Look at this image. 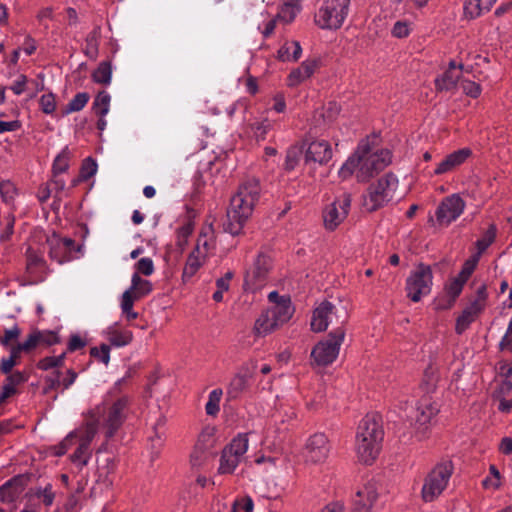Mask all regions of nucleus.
<instances>
[{
	"instance_id": "obj_1",
	"label": "nucleus",
	"mask_w": 512,
	"mask_h": 512,
	"mask_svg": "<svg viewBox=\"0 0 512 512\" xmlns=\"http://www.w3.org/2000/svg\"><path fill=\"white\" fill-rule=\"evenodd\" d=\"M261 194L260 183L257 179L243 182L231 198L227 210L226 221L223 223L225 232L237 236L242 232L245 222L252 215Z\"/></svg>"
},
{
	"instance_id": "obj_2",
	"label": "nucleus",
	"mask_w": 512,
	"mask_h": 512,
	"mask_svg": "<svg viewBox=\"0 0 512 512\" xmlns=\"http://www.w3.org/2000/svg\"><path fill=\"white\" fill-rule=\"evenodd\" d=\"M390 163V151L381 150L372 153L368 141L363 140L358 145L356 152L342 165L339 176L342 179H347L356 172L358 181L365 182Z\"/></svg>"
},
{
	"instance_id": "obj_3",
	"label": "nucleus",
	"mask_w": 512,
	"mask_h": 512,
	"mask_svg": "<svg viewBox=\"0 0 512 512\" xmlns=\"http://www.w3.org/2000/svg\"><path fill=\"white\" fill-rule=\"evenodd\" d=\"M124 379L117 381L103 402L91 411V418L99 424L106 440L113 438L130 412V398L127 395L113 397Z\"/></svg>"
},
{
	"instance_id": "obj_4",
	"label": "nucleus",
	"mask_w": 512,
	"mask_h": 512,
	"mask_svg": "<svg viewBox=\"0 0 512 512\" xmlns=\"http://www.w3.org/2000/svg\"><path fill=\"white\" fill-rule=\"evenodd\" d=\"M384 431L374 415H366L359 423L355 437V452L361 463L370 465L378 457Z\"/></svg>"
},
{
	"instance_id": "obj_5",
	"label": "nucleus",
	"mask_w": 512,
	"mask_h": 512,
	"mask_svg": "<svg viewBox=\"0 0 512 512\" xmlns=\"http://www.w3.org/2000/svg\"><path fill=\"white\" fill-rule=\"evenodd\" d=\"M268 300L272 306L262 311L253 327V332L257 337L266 336L279 329L294 314V307L289 296H281L277 291H272L268 294Z\"/></svg>"
},
{
	"instance_id": "obj_6",
	"label": "nucleus",
	"mask_w": 512,
	"mask_h": 512,
	"mask_svg": "<svg viewBox=\"0 0 512 512\" xmlns=\"http://www.w3.org/2000/svg\"><path fill=\"white\" fill-rule=\"evenodd\" d=\"M398 187V179L387 173L376 183L371 184L363 195L362 205L367 212H374L387 205L394 197Z\"/></svg>"
},
{
	"instance_id": "obj_7",
	"label": "nucleus",
	"mask_w": 512,
	"mask_h": 512,
	"mask_svg": "<svg viewBox=\"0 0 512 512\" xmlns=\"http://www.w3.org/2000/svg\"><path fill=\"white\" fill-rule=\"evenodd\" d=\"M350 0H323L315 13V24L321 29H339L349 14Z\"/></svg>"
},
{
	"instance_id": "obj_8",
	"label": "nucleus",
	"mask_w": 512,
	"mask_h": 512,
	"mask_svg": "<svg viewBox=\"0 0 512 512\" xmlns=\"http://www.w3.org/2000/svg\"><path fill=\"white\" fill-rule=\"evenodd\" d=\"M452 473L453 464L450 460L437 464L427 475L422 487L424 501H434L446 489Z\"/></svg>"
},
{
	"instance_id": "obj_9",
	"label": "nucleus",
	"mask_w": 512,
	"mask_h": 512,
	"mask_svg": "<svg viewBox=\"0 0 512 512\" xmlns=\"http://www.w3.org/2000/svg\"><path fill=\"white\" fill-rule=\"evenodd\" d=\"M345 338L343 327L331 331L327 339L318 342L311 351V357L317 366H327L333 363Z\"/></svg>"
},
{
	"instance_id": "obj_10",
	"label": "nucleus",
	"mask_w": 512,
	"mask_h": 512,
	"mask_svg": "<svg viewBox=\"0 0 512 512\" xmlns=\"http://www.w3.org/2000/svg\"><path fill=\"white\" fill-rule=\"evenodd\" d=\"M433 274L430 266L419 264L406 279L405 290L407 297L413 302H419L431 292Z\"/></svg>"
},
{
	"instance_id": "obj_11",
	"label": "nucleus",
	"mask_w": 512,
	"mask_h": 512,
	"mask_svg": "<svg viewBox=\"0 0 512 512\" xmlns=\"http://www.w3.org/2000/svg\"><path fill=\"white\" fill-rule=\"evenodd\" d=\"M248 443L247 434H238L233 438L231 443L222 451L218 468L219 473L231 474L234 472L248 450Z\"/></svg>"
},
{
	"instance_id": "obj_12",
	"label": "nucleus",
	"mask_w": 512,
	"mask_h": 512,
	"mask_svg": "<svg viewBox=\"0 0 512 512\" xmlns=\"http://www.w3.org/2000/svg\"><path fill=\"white\" fill-rule=\"evenodd\" d=\"M272 268V257L266 252H259L245 273V285L252 290L262 288L268 281Z\"/></svg>"
},
{
	"instance_id": "obj_13",
	"label": "nucleus",
	"mask_w": 512,
	"mask_h": 512,
	"mask_svg": "<svg viewBox=\"0 0 512 512\" xmlns=\"http://www.w3.org/2000/svg\"><path fill=\"white\" fill-rule=\"evenodd\" d=\"M346 321V313L339 315V311L335 305L329 301L321 302L313 311L311 319V329L314 332L325 331L330 324H342Z\"/></svg>"
},
{
	"instance_id": "obj_14",
	"label": "nucleus",
	"mask_w": 512,
	"mask_h": 512,
	"mask_svg": "<svg viewBox=\"0 0 512 512\" xmlns=\"http://www.w3.org/2000/svg\"><path fill=\"white\" fill-rule=\"evenodd\" d=\"M351 207V195L343 193L337 197L323 212L325 228L335 230L347 217Z\"/></svg>"
},
{
	"instance_id": "obj_15",
	"label": "nucleus",
	"mask_w": 512,
	"mask_h": 512,
	"mask_svg": "<svg viewBox=\"0 0 512 512\" xmlns=\"http://www.w3.org/2000/svg\"><path fill=\"white\" fill-rule=\"evenodd\" d=\"M49 245V256L52 260L59 264L69 262L76 258V253L81 247L77 246L71 238H61L57 234H53L47 239Z\"/></svg>"
},
{
	"instance_id": "obj_16",
	"label": "nucleus",
	"mask_w": 512,
	"mask_h": 512,
	"mask_svg": "<svg viewBox=\"0 0 512 512\" xmlns=\"http://www.w3.org/2000/svg\"><path fill=\"white\" fill-rule=\"evenodd\" d=\"M465 206V201L458 194L445 197L436 209V223L442 227L449 226L463 213Z\"/></svg>"
},
{
	"instance_id": "obj_17",
	"label": "nucleus",
	"mask_w": 512,
	"mask_h": 512,
	"mask_svg": "<svg viewBox=\"0 0 512 512\" xmlns=\"http://www.w3.org/2000/svg\"><path fill=\"white\" fill-rule=\"evenodd\" d=\"M256 369L254 362L243 364L238 372L230 380L226 394L229 400L239 398L248 388L250 379L253 378Z\"/></svg>"
},
{
	"instance_id": "obj_18",
	"label": "nucleus",
	"mask_w": 512,
	"mask_h": 512,
	"mask_svg": "<svg viewBox=\"0 0 512 512\" xmlns=\"http://www.w3.org/2000/svg\"><path fill=\"white\" fill-rule=\"evenodd\" d=\"M26 274L33 284L44 281L49 274L43 254L31 247L26 250Z\"/></svg>"
},
{
	"instance_id": "obj_19",
	"label": "nucleus",
	"mask_w": 512,
	"mask_h": 512,
	"mask_svg": "<svg viewBox=\"0 0 512 512\" xmlns=\"http://www.w3.org/2000/svg\"><path fill=\"white\" fill-rule=\"evenodd\" d=\"M328 439L323 433L312 435L306 444L305 457L312 463L324 462L329 455Z\"/></svg>"
},
{
	"instance_id": "obj_20",
	"label": "nucleus",
	"mask_w": 512,
	"mask_h": 512,
	"mask_svg": "<svg viewBox=\"0 0 512 512\" xmlns=\"http://www.w3.org/2000/svg\"><path fill=\"white\" fill-rule=\"evenodd\" d=\"M439 412L438 405L433 402L429 397H423L417 404L412 420L418 425L420 433L424 434L427 429V425Z\"/></svg>"
},
{
	"instance_id": "obj_21",
	"label": "nucleus",
	"mask_w": 512,
	"mask_h": 512,
	"mask_svg": "<svg viewBox=\"0 0 512 512\" xmlns=\"http://www.w3.org/2000/svg\"><path fill=\"white\" fill-rule=\"evenodd\" d=\"M332 158V148L326 140L312 141L305 153L306 162H315L320 165L326 164Z\"/></svg>"
},
{
	"instance_id": "obj_22",
	"label": "nucleus",
	"mask_w": 512,
	"mask_h": 512,
	"mask_svg": "<svg viewBox=\"0 0 512 512\" xmlns=\"http://www.w3.org/2000/svg\"><path fill=\"white\" fill-rule=\"evenodd\" d=\"M472 151L470 148H461L448 154L435 168V175H442L452 172L457 167L462 165L470 156Z\"/></svg>"
},
{
	"instance_id": "obj_23",
	"label": "nucleus",
	"mask_w": 512,
	"mask_h": 512,
	"mask_svg": "<svg viewBox=\"0 0 512 512\" xmlns=\"http://www.w3.org/2000/svg\"><path fill=\"white\" fill-rule=\"evenodd\" d=\"M378 492L374 484H367L357 491L353 500L352 512H370L377 500Z\"/></svg>"
},
{
	"instance_id": "obj_24",
	"label": "nucleus",
	"mask_w": 512,
	"mask_h": 512,
	"mask_svg": "<svg viewBox=\"0 0 512 512\" xmlns=\"http://www.w3.org/2000/svg\"><path fill=\"white\" fill-rule=\"evenodd\" d=\"M212 434L210 432H203L191 454L190 462L193 467L202 466L210 456L209 448L212 446Z\"/></svg>"
},
{
	"instance_id": "obj_25",
	"label": "nucleus",
	"mask_w": 512,
	"mask_h": 512,
	"mask_svg": "<svg viewBox=\"0 0 512 512\" xmlns=\"http://www.w3.org/2000/svg\"><path fill=\"white\" fill-rule=\"evenodd\" d=\"M318 68V60L316 59H307L302 62V64L293 69L287 78V85L290 87H296L301 84L306 79L310 78L316 69Z\"/></svg>"
},
{
	"instance_id": "obj_26",
	"label": "nucleus",
	"mask_w": 512,
	"mask_h": 512,
	"mask_svg": "<svg viewBox=\"0 0 512 512\" xmlns=\"http://www.w3.org/2000/svg\"><path fill=\"white\" fill-rule=\"evenodd\" d=\"M460 75V71L456 70L455 62L451 61L449 63V68L435 80L437 90L449 91L454 89L460 79Z\"/></svg>"
},
{
	"instance_id": "obj_27",
	"label": "nucleus",
	"mask_w": 512,
	"mask_h": 512,
	"mask_svg": "<svg viewBox=\"0 0 512 512\" xmlns=\"http://www.w3.org/2000/svg\"><path fill=\"white\" fill-rule=\"evenodd\" d=\"M106 335L110 344L115 347L126 346L133 340V333L130 330L120 329L117 323L108 327Z\"/></svg>"
},
{
	"instance_id": "obj_28",
	"label": "nucleus",
	"mask_w": 512,
	"mask_h": 512,
	"mask_svg": "<svg viewBox=\"0 0 512 512\" xmlns=\"http://www.w3.org/2000/svg\"><path fill=\"white\" fill-rule=\"evenodd\" d=\"M152 291L150 281L142 279L138 273H134L131 279V286L125 292H129L130 298L134 301L148 295Z\"/></svg>"
},
{
	"instance_id": "obj_29",
	"label": "nucleus",
	"mask_w": 512,
	"mask_h": 512,
	"mask_svg": "<svg viewBox=\"0 0 512 512\" xmlns=\"http://www.w3.org/2000/svg\"><path fill=\"white\" fill-rule=\"evenodd\" d=\"M497 0H466L464 5L465 15L471 19L480 17L489 12Z\"/></svg>"
},
{
	"instance_id": "obj_30",
	"label": "nucleus",
	"mask_w": 512,
	"mask_h": 512,
	"mask_svg": "<svg viewBox=\"0 0 512 512\" xmlns=\"http://www.w3.org/2000/svg\"><path fill=\"white\" fill-rule=\"evenodd\" d=\"M214 247V231L212 225L209 224L202 228L197 239L194 251L202 254L205 258L207 253Z\"/></svg>"
},
{
	"instance_id": "obj_31",
	"label": "nucleus",
	"mask_w": 512,
	"mask_h": 512,
	"mask_svg": "<svg viewBox=\"0 0 512 512\" xmlns=\"http://www.w3.org/2000/svg\"><path fill=\"white\" fill-rule=\"evenodd\" d=\"M302 1L303 0H286L280 7L276 17L284 24L293 22L301 10Z\"/></svg>"
},
{
	"instance_id": "obj_32",
	"label": "nucleus",
	"mask_w": 512,
	"mask_h": 512,
	"mask_svg": "<svg viewBox=\"0 0 512 512\" xmlns=\"http://www.w3.org/2000/svg\"><path fill=\"white\" fill-rule=\"evenodd\" d=\"M302 54V48L298 41H286L278 50V58L283 62L297 61Z\"/></svg>"
},
{
	"instance_id": "obj_33",
	"label": "nucleus",
	"mask_w": 512,
	"mask_h": 512,
	"mask_svg": "<svg viewBox=\"0 0 512 512\" xmlns=\"http://www.w3.org/2000/svg\"><path fill=\"white\" fill-rule=\"evenodd\" d=\"M98 429H100L99 424L94 418H91L85 425L73 431L76 433L75 440L90 445Z\"/></svg>"
},
{
	"instance_id": "obj_34",
	"label": "nucleus",
	"mask_w": 512,
	"mask_h": 512,
	"mask_svg": "<svg viewBox=\"0 0 512 512\" xmlns=\"http://www.w3.org/2000/svg\"><path fill=\"white\" fill-rule=\"evenodd\" d=\"M487 298V286L485 283H482L476 288L475 295L470 299L467 308L480 315L486 307Z\"/></svg>"
},
{
	"instance_id": "obj_35",
	"label": "nucleus",
	"mask_w": 512,
	"mask_h": 512,
	"mask_svg": "<svg viewBox=\"0 0 512 512\" xmlns=\"http://www.w3.org/2000/svg\"><path fill=\"white\" fill-rule=\"evenodd\" d=\"M205 257L202 254L196 253L194 250L189 254L187 261L185 263L182 278L184 280H189L192 278L199 268L202 266V264L205 261Z\"/></svg>"
},
{
	"instance_id": "obj_36",
	"label": "nucleus",
	"mask_w": 512,
	"mask_h": 512,
	"mask_svg": "<svg viewBox=\"0 0 512 512\" xmlns=\"http://www.w3.org/2000/svg\"><path fill=\"white\" fill-rule=\"evenodd\" d=\"M498 377L501 382L498 393L504 395L512 390V363H502L499 366Z\"/></svg>"
},
{
	"instance_id": "obj_37",
	"label": "nucleus",
	"mask_w": 512,
	"mask_h": 512,
	"mask_svg": "<svg viewBox=\"0 0 512 512\" xmlns=\"http://www.w3.org/2000/svg\"><path fill=\"white\" fill-rule=\"evenodd\" d=\"M25 479L22 476L14 477L2 485L1 493L3 496L9 497L11 500L19 496L24 490Z\"/></svg>"
},
{
	"instance_id": "obj_38",
	"label": "nucleus",
	"mask_w": 512,
	"mask_h": 512,
	"mask_svg": "<svg viewBox=\"0 0 512 512\" xmlns=\"http://www.w3.org/2000/svg\"><path fill=\"white\" fill-rule=\"evenodd\" d=\"M112 77V67L109 62L103 61L92 73V79L95 83L109 85Z\"/></svg>"
},
{
	"instance_id": "obj_39",
	"label": "nucleus",
	"mask_w": 512,
	"mask_h": 512,
	"mask_svg": "<svg viewBox=\"0 0 512 512\" xmlns=\"http://www.w3.org/2000/svg\"><path fill=\"white\" fill-rule=\"evenodd\" d=\"M90 96L87 92L77 93L66 105L63 115L81 111L88 103Z\"/></svg>"
},
{
	"instance_id": "obj_40",
	"label": "nucleus",
	"mask_w": 512,
	"mask_h": 512,
	"mask_svg": "<svg viewBox=\"0 0 512 512\" xmlns=\"http://www.w3.org/2000/svg\"><path fill=\"white\" fill-rule=\"evenodd\" d=\"M111 97L106 91H101L95 97L92 110L97 116H106L109 112Z\"/></svg>"
},
{
	"instance_id": "obj_41",
	"label": "nucleus",
	"mask_w": 512,
	"mask_h": 512,
	"mask_svg": "<svg viewBox=\"0 0 512 512\" xmlns=\"http://www.w3.org/2000/svg\"><path fill=\"white\" fill-rule=\"evenodd\" d=\"M223 395L221 388H216L209 393L208 401L205 405L206 414L209 416H216L220 411V401Z\"/></svg>"
},
{
	"instance_id": "obj_42",
	"label": "nucleus",
	"mask_w": 512,
	"mask_h": 512,
	"mask_svg": "<svg viewBox=\"0 0 512 512\" xmlns=\"http://www.w3.org/2000/svg\"><path fill=\"white\" fill-rule=\"evenodd\" d=\"M478 316V314H476L475 312L471 311L466 307L456 320V333L462 334L464 331H466L468 327L471 325V323H473Z\"/></svg>"
},
{
	"instance_id": "obj_43",
	"label": "nucleus",
	"mask_w": 512,
	"mask_h": 512,
	"mask_svg": "<svg viewBox=\"0 0 512 512\" xmlns=\"http://www.w3.org/2000/svg\"><path fill=\"white\" fill-rule=\"evenodd\" d=\"M465 283H466L465 281H463L459 277H456V278L452 279L446 285L445 289H446V293L449 296V301H448L447 305L443 306V308H450L454 304L456 298L462 292V289H463V286Z\"/></svg>"
},
{
	"instance_id": "obj_44",
	"label": "nucleus",
	"mask_w": 512,
	"mask_h": 512,
	"mask_svg": "<svg viewBox=\"0 0 512 512\" xmlns=\"http://www.w3.org/2000/svg\"><path fill=\"white\" fill-rule=\"evenodd\" d=\"M340 105L336 102H329L326 106L322 108L321 111H318L315 117L319 116L322 118L323 124L332 123L340 113Z\"/></svg>"
},
{
	"instance_id": "obj_45",
	"label": "nucleus",
	"mask_w": 512,
	"mask_h": 512,
	"mask_svg": "<svg viewBox=\"0 0 512 512\" xmlns=\"http://www.w3.org/2000/svg\"><path fill=\"white\" fill-rule=\"evenodd\" d=\"M91 457L90 445L79 442L77 449L71 455V460L73 463L83 467L87 465L89 459Z\"/></svg>"
},
{
	"instance_id": "obj_46",
	"label": "nucleus",
	"mask_w": 512,
	"mask_h": 512,
	"mask_svg": "<svg viewBox=\"0 0 512 512\" xmlns=\"http://www.w3.org/2000/svg\"><path fill=\"white\" fill-rule=\"evenodd\" d=\"M69 160H70V151L66 147L54 159L53 166H52L53 175L57 176L58 174L66 172L67 169L69 168Z\"/></svg>"
},
{
	"instance_id": "obj_47",
	"label": "nucleus",
	"mask_w": 512,
	"mask_h": 512,
	"mask_svg": "<svg viewBox=\"0 0 512 512\" xmlns=\"http://www.w3.org/2000/svg\"><path fill=\"white\" fill-rule=\"evenodd\" d=\"M273 124L268 119H263L251 124V130L257 141H263L266 139L267 133L272 129Z\"/></svg>"
},
{
	"instance_id": "obj_48",
	"label": "nucleus",
	"mask_w": 512,
	"mask_h": 512,
	"mask_svg": "<svg viewBox=\"0 0 512 512\" xmlns=\"http://www.w3.org/2000/svg\"><path fill=\"white\" fill-rule=\"evenodd\" d=\"M193 232V224L190 222L185 223L184 225L180 226L176 231V245L179 247L181 251L184 250L188 238Z\"/></svg>"
},
{
	"instance_id": "obj_49",
	"label": "nucleus",
	"mask_w": 512,
	"mask_h": 512,
	"mask_svg": "<svg viewBox=\"0 0 512 512\" xmlns=\"http://www.w3.org/2000/svg\"><path fill=\"white\" fill-rule=\"evenodd\" d=\"M134 300L130 298L129 292H124L121 297L120 307L128 321L136 319L138 313L133 311Z\"/></svg>"
},
{
	"instance_id": "obj_50",
	"label": "nucleus",
	"mask_w": 512,
	"mask_h": 512,
	"mask_svg": "<svg viewBox=\"0 0 512 512\" xmlns=\"http://www.w3.org/2000/svg\"><path fill=\"white\" fill-rule=\"evenodd\" d=\"M97 172V163L91 157L86 158L81 166L80 177L83 180H88Z\"/></svg>"
},
{
	"instance_id": "obj_51",
	"label": "nucleus",
	"mask_w": 512,
	"mask_h": 512,
	"mask_svg": "<svg viewBox=\"0 0 512 512\" xmlns=\"http://www.w3.org/2000/svg\"><path fill=\"white\" fill-rule=\"evenodd\" d=\"M90 354L100 362L108 365L110 361V346L107 344H102L100 347H93L90 350Z\"/></svg>"
},
{
	"instance_id": "obj_52",
	"label": "nucleus",
	"mask_w": 512,
	"mask_h": 512,
	"mask_svg": "<svg viewBox=\"0 0 512 512\" xmlns=\"http://www.w3.org/2000/svg\"><path fill=\"white\" fill-rule=\"evenodd\" d=\"M40 107L45 114H52L56 109V100L54 94H43L40 97Z\"/></svg>"
},
{
	"instance_id": "obj_53",
	"label": "nucleus",
	"mask_w": 512,
	"mask_h": 512,
	"mask_svg": "<svg viewBox=\"0 0 512 512\" xmlns=\"http://www.w3.org/2000/svg\"><path fill=\"white\" fill-rule=\"evenodd\" d=\"M35 495L42 499V502L45 506H51L53 504L55 494L52 491V485L47 484L44 488H38L35 491Z\"/></svg>"
},
{
	"instance_id": "obj_54",
	"label": "nucleus",
	"mask_w": 512,
	"mask_h": 512,
	"mask_svg": "<svg viewBox=\"0 0 512 512\" xmlns=\"http://www.w3.org/2000/svg\"><path fill=\"white\" fill-rule=\"evenodd\" d=\"M495 236L496 227L494 225H491L486 231L484 237L479 239L476 243L479 251L482 252L486 250L493 243Z\"/></svg>"
},
{
	"instance_id": "obj_55",
	"label": "nucleus",
	"mask_w": 512,
	"mask_h": 512,
	"mask_svg": "<svg viewBox=\"0 0 512 512\" xmlns=\"http://www.w3.org/2000/svg\"><path fill=\"white\" fill-rule=\"evenodd\" d=\"M65 353L58 356L45 357L39 363V367L43 370L59 367L63 364Z\"/></svg>"
},
{
	"instance_id": "obj_56",
	"label": "nucleus",
	"mask_w": 512,
	"mask_h": 512,
	"mask_svg": "<svg viewBox=\"0 0 512 512\" xmlns=\"http://www.w3.org/2000/svg\"><path fill=\"white\" fill-rule=\"evenodd\" d=\"M5 383L16 389V387L28 380V375L25 372L15 371L10 374H6Z\"/></svg>"
},
{
	"instance_id": "obj_57",
	"label": "nucleus",
	"mask_w": 512,
	"mask_h": 512,
	"mask_svg": "<svg viewBox=\"0 0 512 512\" xmlns=\"http://www.w3.org/2000/svg\"><path fill=\"white\" fill-rule=\"evenodd\" d=\"M136 270L137 272L136 273H141L145 276H149L151 275L153 272H154V264H153V261L151 258L149 257H144V258H141L137 263H136Z\"/></svg>"
},
{
	"instance_id": "obj_58",
	"label": "nucleus",
	"mask_w": 512,
	"mask_h": 512,
	"mask_svg": "<svg viewBox=\"0 0 512 512\" xmlns=\"http://www.w3.org/2000/svg\"><path fill=\"white\" fill-rule=\"evenodd\" d=\"M21 334V330L17 325H14L10 329H6L4 331V335L0 338L1 345L7 347L10 345L12 341H15L18 339V337Z\"/></svg>"
},
{
	"instance_id": "obj_59",
	"label": "nucleus",
	"mask_w": 512,
	"mask_h": 512,
	"mask_svg": "<svg viewBox=\"0 0 512 512\" xmlns=\"http://www.w3.org/2000/svg\"><path fill=\"white\" fill-rule=\"evenodd\" d=\"M40 337L41 336L38 334V331L33 332L30 335H28L26 340H24L22 343H19L18 345L23 350V352H30L40 344Z\"/></svg>"
},
{
	"instance_id": "obj_60",
	"label": "nucleus",
	"mask_w": 512,
	"mask_h": 512,
	"mask_svg": "<svg viewBox=\"0 0 512 512\" xmlns=\"http://www.w3.org/2000/svg\"><path fill=\"white\" fill-rule=\"evenodd\" d=\"M253 501L250 497H244L238 499L234 502L232 511L233 512H252L253 511Z\"/></svg>"
},
{
	"instance_id": "obj_61",
	"label": "nucleus",
	"mask_w": 512,
	"mask_h": 512,
	"mask_svg": "<svg viewBox=\"0 0 512 512\" xmlns=\"http://www.w3.org/2000/svg\"><path fill=\"white\" fill-rule=\"evenodd\" d=\"M461 86H462L463 92L472 98H477L481 93L480 85L473 81L463 80L461 82Z\"/></svg>"
},
{
	"instance_id": "obj_62",
	"label": "nucleus",
	"mask_w": 512,
	"mask_h": 512,
	"mask_svg": "<svg viewBox=\"0 0 512 512\" xmlns=\"http://www.w3.org/2000/svg\"><path fill=\"white\" fill-rule=\"evenodd\" d=\"M299 161V150L297 148H290L287 150L285 158V169L288 171L293 170Z\"/></svg>"
},
{
	"instance_id": "obj_63",
	"label": "nucleus",
	"mask_w": 512,
	"mask_h": 512,
	"mask_svg": "<svg viewBox=\"0 0 512 512\" xmlns=\"http://www.w3.org/2000/svg\"><path fill=\"white\" fill-rule=\"evenodd\" d=\"M477 261V258L467 260L457 277L466 282L475 270Z\"/></svg>"
},
{
	"instance_id": "obj_64",
	"label": "nucleus",
	"mask_w": 512,
	"mask_h": 512,
	"mask_svg": "<svg viewBox=\"0 0 512 512\" xmlns=\"http://www.w3.org/2000/svg\"><path fill=\"white\" fill-rule=\"evenodd\" d=\"M489 471H490V474L492 477L486 478L483 481V485L485 487H493L496 489L500 486V481H499L500 480V472L494 465L490 466Z\"/></svg>"
}]
</instances>
